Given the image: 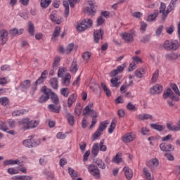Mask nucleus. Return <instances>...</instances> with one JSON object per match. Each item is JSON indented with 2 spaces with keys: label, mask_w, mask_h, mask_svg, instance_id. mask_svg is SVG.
Instances as JSON below:
<instances>
[{
  "label": "nucleus",
  "mask_w": 180,
  "mask_h": 180,
  "mask_svg": "<svg viewBox=\"0 0 180 180\" xmlns=\"http://www.w3.org/2000/svg\"><path fill=\"white\" fill-rule=\"evenodd\" d=\"M124 70V67L122 65H119L117 67L115 70H113L110 72V76L114 77L110 79L112 86H114L115 88H119V86H120L119 77H116V75H117L118 74H120V72H123Z\"/></svg>",
  "instance_id": "obj_1"
},
{
  "label": "nucleus",
  "mask_w": 180,
  "mask_h": 180,
  "mask_svg": "<svg viewBox=\"0 0 180 180\" xmlns=\"http://www.w3.org/2000/svg\"><path fill=\"white\" fill-rule=\"evenodd\" d=\"M109 123V120L103 121L100 123L98 128L92 136V141L98 140V139L102 136V132L106 130V127H108Z\"/></svg>",
  "instance_id": "obj_2"
},
{
  "label": "nucleus",
  "mask_w": 180,
  "mask_h": 180,
  "mask_svg": "<svg viewBox=\"0 0 180 180\" xmlns=\"http://www.w3.org/2000/svg\"><path fill=\"white\" fill-rule=\"evenodd\" d=\"M163 49L167 51H175L179 49V43L177 40H166L163 44Z\"/></svg>",
  "instance_id": "obj_3"
},
{
  "label": "nucleus",
  "mask_w": 180,
  "mask_h": 180,
  "mask_svg": "<svg viewBox=\"0 0 180 180\" xmlns=\"http://www.w3.org/2000/svg\"><path fill=\"white\" fill-rule=\"evenodd\" d=\"M92 20L91 19H84L76 27L77 32H84L88 27L92 26Z\"/></svg>",
  "instance_id": "obj_4"
},
{
  "label": "nucleus",
  "mask_w": 180,
  "mask_h": 180,
  "mask_svg": "<svg viewBox=\"0 0 180 180\" xmlns=\"http://www.w3.org/2000/svg\"><path fill=\"white\" fill-rule=\"evenodd\" d=\"M74 4H78V0H68L63 2V6L65 7V15L68 18L70 15V6L71 8H74L75 5Z\"/></svg>",
  "instance_id": "obj_5"
},
{
  "label": "nucleus",
  "mask_w": 180,
  "mask_h": 180,
  "mask_svg": "<svg viewBox=\"0 0 180 180\" xmlns=\"http://www.w3.org/2000/svg\"><path fill=\"white\" fill-rule=\"evenodd\" d=\"M89 172H90L96 179L101 178V171L95 165H91L89 167Z\"/></svg>",
  "instance_id": "obj_6"
},
{
  "label": "nucleus",
  "mask_w": 180,
  "mask_h": 180,
  "mask_svg": "<svg viewBox=\"0 0 180 180\" xmlns=\"http://www.w3.org/2000/svg\"><path fill=\"white\" fill-rule=\"evenodd\" d=\"M163 98L164 99H168L169 98V99H171V101L178 100V97L174 95V91H172L170 88L167 89V90H165L163 93Z\"/></svg>",
  "instance_id": "obj_7"
},
{
  "label": "nucleus",
  "mask_w": 180,
  "mask_h": 180,
  "mask_svg": "<svg viewBox=\"0 0 180 180\" xmlns=\"http://www.w3.org/2000/svg\"><path fill=\"white\" fill-rule=\"evenodd\" d=\"M89 5H90V8L86 7V12L91 16L95 15V13H96V5L92 1H89Z\"/></svg>",
  "instance_id": "obj_8"
},
{
  "label": "nucleus",
  "mask_w": 180,
  "mask_h": 180,
  "mask_svg": "<svg viewBox=\"0 0 180 180\" xmlns=\"http://www.w3.org/2000/svg\"><path fill=\"white\" fill-rule=\"evenodd\" d=\"M103 31L102 29L100 30H96L94 32V41L96 43H99V40H103Z\"/></svg>",
  "instance_id": "obj_9"
},
{
  "label": "nucleus",
  "mask_w": 180,
  "mask_h": 180,
  "mask_svg": "<svg viewBox=\"0 0 180 180\" xmlns=\"http://www.w3.org/2000/svg\"><path fill=\"white\" fill-rule=\"evenodd\" d=\"M160 148L162 151L171 152L175 150V146L170 143H162L160 145Z\"/></svg>",
  "instance_id": "obj_10"
},
{
  "label": "nucleus",
  "mask_w": 180,
  "mask_h": 180,
  "mask_svg": "<svg viewBox=\"0 0 180 180\" xmlns=\"http://www.w3.org/2000/svg\"><path fill=\"white\" fill-rule=\"evenodd\" d=\"M162 85L158 84L150 88V94H151V95H157L161 94V92H162Z\"/></svg>",
  "instance_id": "obj_11"
},
{
  "label": "nucleus",
  "mask_w": 180,
  "mask_h": 180,
  "mask_svg": "<svg viewBox=\"0 0 180 180\" xmlns=\"http://www.w3.org/2000/svg\"><path fill=\"white\" fill-rule=\"evenodd\" d=\"M8 31L6 30H1L0 31V44H5L8 41Z\"/></svg>",
  "instance_id": "obj_12"
},
{
  "label": "nucleus",
  "mask_w": 180,
  "mask_h": 180,
  "mask_svg": "<svg viewBox=\"0 0 180 180\" xmlns=\"http://www.w3.org/2000/svg\"><path fill=\"white\" fill-rule=\"evenodd\" d=\"M30 121L27 119L19 121V126L22 130H29L30 129Z\"/></svg>",
  "instance_id": "obj_13"
},
{
  "label": "nucleus",
  "mask_w": 180,
  "mask_h": 180,
  "mask_svg": "<svg viewBox=\"0 0 180 180\" xmlns=\"http://www.w3.org/2000/svg\"><path fill=\"white\" fill-rule=\"evenodd\" d=\"M65 116L68 121V123L70 126H72L75 123V118L74 117V115H72L71 113L68 112V110H65Z\"/></svg>",
  "instance_id": "obj_14"
},
{
  "label": "nucleus",
  "mask_w": 180,
  "mask_h": 180,
  "mask_svg": "<svg viewBox=\"0 0 180 180\" xmlns=\"http://www.w3.org/2000/svg\"><path fill=\"white\" fill-rule=\"evenodd\" d=\"M122 38L125 41V43H131L134 40L133 34L130 33H124L121 34Z\"/></svg>",
  "instance_id": "obj_15"
},
{
  "label": "nucleus",
  "mask_w": 180,
  "mask_h": 180,
  "mask_svg": "<svg viewBox=\"0 0 180 180\" xmlns=\"http://www.w3.org/2000/svg\"><path fill=\"white\" fill-rule=\"evenodd\" d=\"M48 108L50 112H52L53 113H60V111L61 110V105L56 104H50Z\"/></svg>",
  "instance_id": "obj_16"
},
{
  "label": "nucleus",
  "mask_w": 180,
  "mask_h": 180,
  "mask_svg": "<svg viewBox=\"0 0 180 180\" xmlns=\"http://www.w3.org/2000/svg\"><path fill=\"white\" fill-rule=\"evenodd\" d=\"M136 139L134 135H131L130 133H128L122 136V141L124 143H130Z\"/></svg>",
  "instance_id": "obj_17"
},
{
  "label": "nucleus",
  "mask_w": 180,
  "mask_h": 180,
  "mask_svg": "<svg viewBox=\"0 0 180 180\" xmlns=\"http://www.w3.org/2000/svg\"><path fill=\"white\" fill-rule=\"evenodd\" d=\"M123 171L127 179L130 180L131 178H133V170L129 168V167H124L123 168Z\"/></svg>",
  "instance_id": "obj_18"
},
{
  "label": "nucleus",
  "mask_w": 180,
  "mask_h": 180,
  "mask_svg": "<svg viewBox=\"0 0 180 180\" xmlns=\"http://www.w3.org/2000/svg\"><path fill=\"white\" fill-rule=\"evenodd\" d=\"M158 164H160L157 158H154L148 161L146 165L149 168H156V167H158Z\"/></svg>",
  "instance_id": "obj_19"
},
{
  "label": "nucleus",
  "mask_w": 180,
  "mask_h": 180,
  "mask_svg": "<svg viewBox=\"0 0 180 180\" xmlns=\"http://www.w3.org/2000/svg\"><path fill=\"white\" fill-rule=\"evenodd\" d=\"M77 94H72L68 98V108H71L72 104L77 101Z\"/></svg>",
  "instance_id": "obj_20"
},
{
  "label": "nucleus",
  "mask_w": 180,
  "mask_h": 180,
  "mask_svg": "<svg viewBox=\"0 0 180 180\" xmlns=\"http://www.w3.org/2000/svg\"><path fill=\"white\" fill-rule=\"evenodd\" d=\"M137 117L139 120H148V119H150V120H153V115L150 114H140Z\"/></svg>",
  "instance_id": "obj_21"
},
{
  "label": "nucleus",
  "mask_w": 180,
  "mask_h": 180,
  "mask_svg": "<svg viewBox=\"0 0 180 180\" xmlns=\"http://www.w3.org/2000/svg\"><path fill=\"white\" fill-rule=\"evenodd\" d=\"M50 84L53 89H58V79L57 77H53L50 79Z\"/></svg>",
  "instance_id": "obj_22"
},
{
  "label": "nucleus",
  "mask_w": 180,
  "mask_h": 180,
  "mask_svg": "<svg viewBox=\"0 0 180 180\" xmlns=\"http://www.w3.org/2000/svg\"><path fill=\"white\" fill-rule=\"evenodd\" d=\"M77 58H74L70 66V72H77L78 71V64Z\"/></svg>",
  "instance_id": "obj_23"
},
{
  "label": "nucleus",
  "mask_w": 180,
  "mask_h": 180,
  "mask_svg": "<svg viewBox=\"0 0 180 180\" xmlns=\"http://www.w3.org/2000/svg\"><path fill=\"white\" fill-rule=\"evenodd\" d=\"M23 32H24L23 29L18 30L16 28H13L10 30V34H11V36H12L13 37L18 34H22V33H23Z\"/></svg>",
  "instance_id": "obj_24"
},
{
  "label": "nucleus",
  "mask_w": 180,
  "mask_h": 180,
  "mask_svg": "<svg viewBox=\"0 0 180 180\" xmlns=\"http://www.w3.org/2000/svg\"><path fill=\"white\" fill-rule=\"evenodd\" d=\"M82 112V106L80 103H77L75 108V115L76 116H81V113Z\"/></svg>",
  "instance_id": "obj_25"
},
{
  "label": "nucleus",
  "mask_w": 180,
  "mask_h": 180,
  "mask_svg": "<svg viewBox=\"0 0 180 180\" xmlns=\"http://www.w3.org/2000/svg\"><path fill=\"white\" fill-rule=\"evenodd\" d=\"M30 80H25L20 84V88L22 91H26V89H29L30 88Z\"/></svg>",
  "instance_id": "obj_26"
},
{
  "label": "nucleus",
  "mask_w": 180,
  "mask_h": 180,
  "mask_svg": "<svg viewBox=\"0 0 180 180\" xmlns=\"http://www.w3.org/2000/svg\"><path fill=\"white\" fill-rule=\"evenodd\" d=\"M70 81H71V75L68 73L65 77L62 79V84L65 85V86H68L70 85Z\"/></svg>",
  "instance_id": "obj_27"
},
{
  "label": "nucleus",
  "mask_w": 180,
  "mask_h": 180,
  "mask_svg": "<svg viewBox=\"0 0 180 180\" xmlns=\"http://www.w3.org/2000/svg\"><path fill=\"white\" fill-rule=\"evenodd\" d=\"M91 153L94 157H96V155L99 154V143H96L94 144L91 149Z\"/></svg>",
  "instance_id": "obj_28"
},
{
  "label": "nucleus",
  "mask_w": 180,
  "mask_h": 180,
  "mask_svg": "<svg viewBox=\"0 0 180 180\" xmlns=\"http://www.w3.org/2000/svg\"><path fill=\"white\" fill-rule=\"evenodd\" d=\"M150 127L154 130H158V131H162V130H165V126H162L161 124H151Z\"/></svg>",
  "instance_id": "obj_29"
},
{
  "label": "nucleus",
  "mask_w": 180,
  "mask_h": 180,
  "mask_svg": "<svg viewBox=\"0 0 180 180\" xmlns=\"http://www.w3.org/2000/svg\"><path fill=\"white\" fill-rule=\"evenodd\" d=\"M117 124V120L113 119L110 125V127L108 128V133H110V134H112V132L115 130V129H116Z\"/></svg>",
  "instance_id": "obj_30"
},
{
  "label": "nucleus",
  "mask_w": 180,
  "mask_h": 180,
  "mask_svg": "<svg viewBox=\"0 0 180 180\" xmlns=\"http://www.w3.org/2000/svg\"><path fill=\"white\" fill-rule=\"evenodd\" d=\"M165 4L161 3L160 7V13H162L163 17L162 18V20H165V18H167V13H165V8H166Z\"/></svg>",
  "instance_id": "obj_31"
},
{
  "label": "nucleus",
  "mask_w": 180,
  "mask_h": 180,
  "mask_svg": "<svg viewBox=\"0 0 180 180\" xmlns=\"http://www.w3.org/2000/svg\"><path fill=\"white\" fill-rule=\"evenodd\" d=\"M41 92H43V95H44L45 96H49V98H50V95H53V92H51V90L50 89H48L46 86H44L41 88Z\"/></svg>",
  "instance_id": "obj_32"
},
{
  "label": "nucleus",
  "mask_w": 180,
  "mask_h": 180,
  "mask_svg": "<svg viewBox=\"0 0 180 180\" xmlns=\"http://www.w3.org/2000/svg\"><path fill=\"white\" fill-rule=\"evenodd\" d=\"M165 58L170 61H173V60H176V58H178V54L175 53H167L165 55Z\"/></svg>",
  "instance_id": "obj_33"
},
{
  "label": "nucleus",
  "mask_w": 180,
  "mask_h": 180,
  "mask_svg": "<svg viewBox=\"0 0 180 180\" xmlns=\"http://www.w3.org/2000/svg\"><path fill=\"white\" fill-rule=\"evenodd\" d=\"M60 61H61V58L60 56H56L54 58L52 65L53 70H57L58 64H60Z\"/></svg>",
  "instance_id": "obj_34"
},
{
  "label": "nucleus",
  "mask_w": 180,
  "mask_h": 180,
  "mask_svg": "<svg viewBox=\"0 0 180 180\" xmlns=\"http://www.w3.org/2000/svg\"><path fill=\"white\" fill-rule=\"evenodd\" d=\"M4 165H15L16 164H19V160H6L3 162Z\"/></svg>",
  "instance_id": "obj_35"
},
{
  "label": "nucleus",
  "mask_w": 180,
  "mask_h": 180,
  "mask_svg": "<svg viewBox=\"0 0 180 180\" xmlns=\"http://www.w3.org/2000/svg\"><path fill=\"white\" fill-rule=\"evenodd\" d=\"M157 16H158V10L155 11L154 13L150 14L148 16V22H153V20H155Z\"/></svg>",
  "instance_id": "obj_36"
},
{
  "label": "nucleus",
  "mask_w": 180,
  "mask_h": 180,
  "mask_svg": "<svg viewBox=\"0 0 180 180\" xmlns=\"http://www.w3.org/2000/svg\"><path fill=\"white\" fill-rule=\"evenodd\" d=\"M68 172L70 174V175L72 176L73 180H75V178H77L78 176V172L74 170V169L69 167L68 169Z\"/></svg>",
  "instance_id": "obj_37"
},
{
  "label": "nucleus",
  "mask_w": 180,
  "mask_h": 180,
  "mask_svg": "<svg viewBox=\"0 0 180 180\" xmlns=\"http://www.w3.org/2000/svg\"><path fill=\"white\" fill-rule=\"evenodd\" d=\"M50 18L52 22H55V23H56L57 25H60V23H61L62 22L61 18H57V14H51Z\"/></svg>",
  "instance_id": "obj_38"
},
{
  "label": "nucleus",
  "mask_w": 180,
  "mask_h": 180,
  "mask_svg": "<svg viewBox=\"0 0 180 180\" xmlns=\"http://www.w3.org/2000/svg\"><path fill=\"white\" fill-rule=\"evenodd\" d=\"M28 33L31 36H34V25L31 21L28 22Z\"/></svg>",
  "instance_id": "obj_39"
},
{
  "label": "nucleus",
  "mask_w": 180,
  "mask_h": 180,
  "mask_svg": "<svg viewBox=\"0 0 180 180\" xmlns=\"http://www.w3.org/2000/svg\"><path fill=\"white\" fill-rule=\"evenodd\" d=\"M162 30H164V25H160L157 27L155 32L156 37H160L162 34Z\"/></svg>",
  "instance_id": "obj_40"
},
{
  "label": "nucleus",
  "mask_w": 180,
  "mask_h": 180,
  "mask_svg": "<svg viewBox=\"0 0 180 180\" xmlns=\"http://www.w3.org/2000/svg\"><path fill=\"white\" fill-rule=\"evenodd\" d=\"M51 99L55 105H58L60 102V98H58V96H57L56 94L52 93L51 96Z\"/></svg>",
  "instance_id": "obj_41"
},
{
  "label": "nucleus",
  "mask_w": 180,
  "mask_h": 180,
  "mask_svg": "<svg viewBox=\"0 0 180 180\" xmlns=\"http://www.w3.org/2000/svg\"><path fill=\"white\" fill-rule=\"evenodd\" d=\"M96 165H98L101 169H105L106 168V165L102 160H97L95 162Z\"/></svg>",
  "instance_id": "obj_42"
},
{
  "label": "nucleus",
  "mask_w": 180,
  "mask_h": 180,
  "mask_svg": "<svg viewBox=\"0 0 180 180\" xmlns=\"http://www.w3.org/2000/svg\"><path fill=\"white\" fill-rule=\"evenodd\" d=\"M112 162H116L117 164H120V162H122V153H118L112 159Z\"/></svg>",
  "instance_id": "obj_43"
},
{
  "label": "nucleus",
  "mask_w": 180,
  "mask_h": 180,
  "mask_svg": "<svg viewBox=\"0 0 180 180\" xmlns=\"http://www.w3.org/2000/svg\"><path fill=\"white\" fill-rule=\"evenodd\" d=\"M159 75H160V70H156L155 71V72L153 73L152 79H151V81L153 84H155V82H157V79H158Z\"/></svg>",
  "instance_id": "obj_44"
},
{
  "label": "nucleus",
  "mask_w": 180,
  "mask_h": 180,
  "mask_svg": "<svg viewBox=\"0 0 180 180\" xmlns=\"http://www.w3.org/2000/svg\"><path fill=\"white\" fill-rule=\"evenodd\" d=\"M61 32V27H60L59 26H57L56 28H55V30L53 33V35H52V39H54L56 37H58V36H60V32Z\"/></svg>",
  "instance_id": "obj_45"
},
{
  "label": "nucleus",
  "mask_w": 180,
  "mask_h": 180,
  "mask_svg": "<svg viewBox=\"0 0 180 180\" xmlns=\"http://www.w3.org/2000/svg\"><path fill=\"white\" fill-rule=\"evenodd\" d=\"M166 127L168 129V130H170V131H177L178 128H176V125H173L172 124L169 122H167Z\"/></svg>",
  "instance_id": "obj_46"
},
{
  "label": "nucleus",
  "mask_w": 180,
  "mask_h": 180,
  "mask_svg": "<svg viewBox=\"0 0 180 180\" xmlns=\"http://www.w3.org/2000/svg\"><path fill=\"white\" fill-rule=\"evenodd\" d=\"M0 105H2V106H6L7 105H9V99L6 97H1Z\"/></svg>",
  "instance_id": "obj_47"
},
{
  "label": "nucleus",
  "mask_w": 180,
  "mask_h": 180,
  "mask_svg": "<svg viewBox=\"0 0 180 180\" xmlns=\"http://www.w3.org/2000/svg\"><path fill=\"white\" fill-rule=\"evenodd\" d=\"M49 99H50V97H49V96L41 95L39 97L38 102L39 103H44V102H47V101H49Z\"/></svg>",
  "instance_id": "obj_48"
},
{
  "label": "nucleus",
  "mask_w": 180,
  "mask_h": 180,
  "mask_svg": "<svg viewBox=\"0 0 180 180\" xmlns=\"http://www.w3.org/2000/svg\"><path fill=\"white\" fill-rule=\"evenodd\" d=\"M60 94L61 95H63L65 98H68L70 95V91L68 90V88H63L60 89Z\"/></svg>",
  "instance_id": "obj_49"
},
{
  "label": "nucleus",
  "mask_w": 180,
  "mask_h": 180,
  "mask_svg": "<svg viewBox=\"0 0 180 180\" xmlns=\"http://www.w3.org/2000/svg\"><path fill=\"white\" fill-rule=\"evenodd\" d=\"M74 49V44H70L65 50V54H70Z\"/></svg>",
  "instance_id": "obj_50"
},
{
  "label": "nucleus",
  "mask_w": 180,
  "mask_h": 180,
  "mask_svg": "<svg viewBox=\"0 0 180 180\" xmlns=\"http://www.w3.org/2000/svg\"><path fill=\"white\" fill-rule=\"evenodd\" d=\"M13 116L18 117V116H22L25 115V110H18L13 112L12 113Z\"/></svg>",
  "instance_id": "obj_51"
},
{
  "label": "nucleus",
  "mask_w": 180,
  "mask_h": 180,
  "mask_svg": "<svg viewBox=\"0 0 180 180\" xmlns=\"http://www.w3.org/2000/svg\"><path fill=\"white\" fill-rule=\"evenodd\" d=\"M51 4V0H41V6L42 8H47Z\"/></svg>",
  "instance_id": "obj_52"
},
{
  "label": "nucleus",
  "mask_w": 180,
  "mask_h": 180,
  "mask_svg": "<svg viewBox=\"0 0 180 180\" xmlns=\"http://www.w3.org/2000/svg\"><path fill=\"white\" fill-rule=\"evenodd\" d=\"M30 141L31 142V146L32 148L37 147V146L40 145V141H34V139H33V136H31Z\"/></svg>",
  "instance_id": "obj_53"
},
{
  "label": "nucleus",
  "mask_w": 180,
  "mask_h": 180,
  "mask_svg": "<svg viewBox=\"0 0 180 180\" xmlns=\"http://www.w3.org/2000/svg\"><path fill=\"white\" fill-rule=\"evenodd\" d=\"M83 60L86 61V63H88L89 61V58H91V53L89 52H84L82 56Z\"/></svg>",
  "instance_id": "obj_54"
},
{
  "label": "nucleus",
  "mask_w": 180,
  "mask_h": 180,
  "mask_svg": "<svg viewBox=\"0 0 180 180\" xmlns=\"http://www.w3.org/2000/svg\"><path fill=\"white\" fill-rule=\"evenodd\" d=\"M8 174H10V175H15L16 174H19V171L18 169H15L14 167L8 168L7 169Z\"/></svg>",
  "instance_id": "obj_55"
},
{
  "label": "nucleus",
  "mask_w": 180,
  "mask_h": 180,
  "mask_svg": "<svg viewBox=\"0 0 180 180\" xmlns=\"http://www.w3.org/2000/svg\"><path fill=\"white\" fill-rule=\"evenodd\" d=\"M150 40H151V36H150L148 34L143 36L141 39V43H148V41H150Z\"/></svg>",
  "instance_id": "obj_56"
},
{
  "label": "nucleus",
  "mask_w": 180,
  "mask_h": 180,
  "mask_svg": "<svg viewBox=\"0 0 180 180\" xmlns=\"http://www.w3.org/2000/svg\"><path fill=\"white\" fill-rule=\"evenodd\" d=\"M65 71H67V68H60L58 71V78H63V77H64V72H65Z\"/></svg>",
  "instance_id": "obj_57"
},
{
  "label": "nucleus",
  "mask_w": 180,
  "mask_h": 180,
  "mask_svg": "<svg viewBox=\"0 0 180 180\" xmlns=\"http://www.w3.org/2000/svg\"><path fill=\"white\" fill-rule=\"evenodd\" d=\"M127 109L128 110H134V111H136L137 110V108L136 107L135 105H134L133 103H128L127 105Z\"/></svg>",
  "instance_id": "obj_58"
},
{
  "label": "nucleus",
  "mask_w": 180,
  "mask_h": 180,
  "mask_svg": "<svg viewBox=\"0 0 180 180\" xmlns=\"http://www.w3.org/2000/svg\"><path fill=\"white\" fill-rule=\"evenodd\" d=\"M104 140H101L100 143L98 144V147H99V149L101 151H106L107 150V148H106V146L103 145V143H104Z\"/></svg>",
  "instance_id": "obj_59"
},
{
  "label": "nucleus",
  "mask_w": 180,
  "mask_h": 180,
  "mask_svg": "<svg viewBox=\"0 0 180 180\" xmlns=\"http://www.w3.org/2000/svg\"><path fill=\"white\" fill-rule=\"evenodd\" d=\"M23 145L25 146V147H27L28 148H33L32 143L30 142V139L23 141Z\"/></svg>",
  "instance_id": "obj_60"
},
{
  "label": "nucleus",
  "mask_w": 180,
  "mask_h": 180,
  "mask_svg": "<svg viewBox=\"0 0 180 180\" xmlns=\"http://www.w3.org/2000/svg\"><path fill=\"white\" fill-rule=\"evenodd\" d=\"M96 22L98 26H102L105 23V19L101 15L97 18Z\"/></svg>",
  "instance_id": "obj_61"
},
{
  "label": "nucleus",
  "mask_w": 180,
  "mask_h": 180,
  "mask_svg": "<svg viewBox=\"0 0 180 180\" xmlns=\"http://www.w3.org/2000/svg\"><path fill=\"white\" fill-rule=\"evenodd\" d=\"M170 86L173 91H174L175 94L177 95H180L179 89H178V86L175 84H171Z\"/></svg>",
  "instance_id": "obj_62"
},
{
  "label": "nucleus",
  "mask_w": 180,
  "mask_h": 180,
  "mask_svg": "<svg viewBox=\"0 0 180 180\" xmlns=\"http://www.w3.org/2000/svg\"><path fill=\"white\" fill-rule=\"evenodd\" d=\"M44 79H46V77L41 76L37 81L35 82L36 85H40V84H43L44 82Z\"/></svg>",
  "instance_id": "obj_63"
},
{
  "label": "nucleus",
  "mask_w": 180,
  "mask_h": 180,
  "mask_svg": "<svg viewBox=\"0 0 180 180\" xmlns=\"http://www.w3.org/2000/svg\"><path fill=\"white\" fill-rule=\"evenodd\" d=\"M98 112H96V111H95L94 110H91V111H90V116H91V117H98Z\"/></svg>",
  "instance_id": "obj_64"
}]
</instances>
